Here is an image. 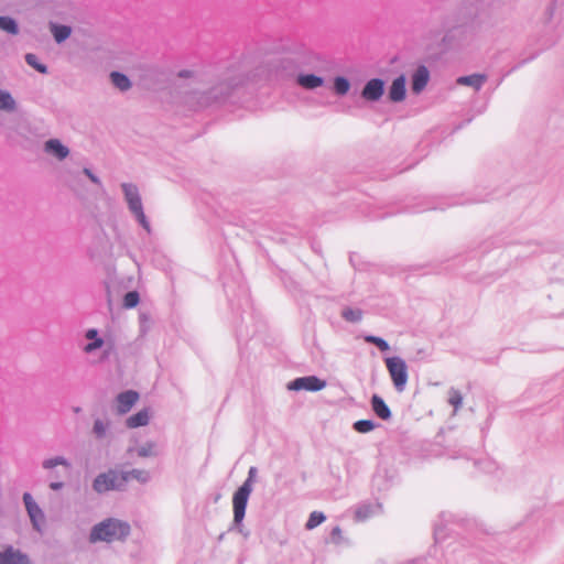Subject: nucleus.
Returning a JSON list of instances; mask_svg holds the SVG:
<instances>
[{
	"label": "nucleus",
	"instance_id": "2",
	"mask_svg": "<svg viewBox=\"0 0 564 564\" xmlns=\"http://www.w3.org/2000/svg\"><path fill=\"white\" fill-rule=\"evenodd\" d=\"M243 83L242 76H229L217 86L210 88L208 91L200 93L197 97V107L205 108L214 104H220L227 100L234 89L238 88Z\"/></svg>",
	"mask_w": 564,
	"mask_h": 564
},
{
	"label": "nucleus",
	"instance_id": "6",
	"mask_svg": "<svg viewBox=\"0 0 564 564\" xmlns=\"http://www.w3.org/2000/svg\"><path fill=\"white\" fill-rule=\"evenodd\" d=\"M326 386V382L316 376L300 377L292 380L288 384V389L292 391L306 390L316 392L322 390Z\"/></svg>",
	"mask_w": 564,
	"mask_h": 564
},
{
	"label": "nucleus",
	"instance_id": "32",
	"mask_svg": "<svg viewBox=\"0 0 564 564\" xmlns=\"http://www.w3.org/2000/svg\"><path fill=\"white\" fill-rule=\"evenodd\" d=\"M137 454L139 457H153L156 456L158 449L156 444L154 442H147L137 448Z\"/></svg>",
	"mask_w": 564,
	"mask_h": 564
},
{
	"label": "nucleus",
	"instance_id": "17",
	"mask_svg": "<svg viewBox=\"0 0 564 564\" xmlns=\"http://www.w3.org/2000/svg\"><path fill=\"white\" fill-rule=\"evenodd\" d=\"M381 503H370L364 502L359 503L355 509V520L356 521H365L370 517L378 514L381 511Z\"/></svg>",
	"mask_w": 564,
	"mask_h": 564
},
{
	"label": "nucleus",
	"instance_id": "33",
	"mask_svg": "<svg viewBox=\"0 0 564 564\" xmlns=\"http://www.w3.org/2000/svg\"><path fill=\"white\" fill-rule=\"evenodd\" d=\"M378 424L372 420H359L356 421L352 425L354 430L358 433H368L375 430Z\"/></svg>",
	"mask_w": 564,
	"mask_h": 564
},
{
	"label": "nucleus",
	"instance_id": "16",
	"mask_svg": "<svg viewBox=\"0 0 564 564\" xmlns=\"http://www.w3.org/2000/svg\"><path fill=\"white\" fill-rule=\"evenodd\" d=\"M405 76L400 75L399 77L394 78L390 88H389V99L392 102H400L404 100L406 89H405Z\"/></svg>",
	"mask_w": 564,
	"mask_h": 564
},
{
	"label": "nucleus",
	"instance_id": "9",
	"mask_svg": "<svg viewBox=\"0 0 564 564\" xmlns=\"http://www.w3.org/2000/svg\"><path fill=\"white\" fill-rule=\"evenodd\" d=\"M0 564H32L30 556L12 545H4L0 550Z\"/></svg>",
	"mask_w": 564,
	"mask_h": 564
},
{
	"label": "nucleus",
	"instance_id": "29",
	"mask_svg": "<svg viewBox=\"0 0 564 564\" xmlns=\"http://www.w3.org/2000/svg\"><path fill=\"white\" fill-rule=\"evenodd\" d=\"M24 59H25V63L29 66H31L32 68H34L39 73H41V74H47L48 73L47 66L45 64L41 63L39 61V57L35 54L26 53L25 56H24Z\"/></svg>",
	"mask_w": 564,
	"mask_h": 564
},
{
	"label": "nucleus",
	"instance_id": "24",
	"mask_svg": "<svg viewBox=\"0 0 564 564\" xmlns=\"http://www.w3.org/2000/svg\"><path fill=\"white\" fill-rule=\"evenodd\" d=\"M149 421H150L149 411H148V409H143V410L137 412L135 414H132L131 416H129L126 421V425L129 429H137V427L147 425L149 423Z\"/></svg>",
	"mask_w": 564,
	"mask_h": 564
},
{
	"label": "nucleus",
	"instance_id": "19",
	"mask_svg": "<svg viewBox=\"0 0 564 564\" xmlns=\"http://www.w3.org/2000/svg\"><path fill=\"white\" fill-rule=\"evenodd\" d=\"M324 78L315 74H302L296 77V84L304 89L313 90L324 85Z\"/></svg>",
	"mask_w": 564,
	"mask_h": 564
},
{
	"label": "nucleus",
	"instance_id": "46",
	"mask_svg": "<svg viewBox=\"0 0 564 564\" xmlns=\"http://www.w3.org/2000/svg\"><path fill=\"white\" fill-rule=\"evenodd\" d=\"M64 487V484L62 481H53L50 484V488L54 491H57Z\"/></svg>",
	"mask_w": 564,
	"mask_h": 564
},
{
	"label": "nucleus",
	"instance_id": "30",
	"mask_svg": "<svg viewBox=\"0 0 564 564\" xmlns=\"http://www.w3.org/2000/svg\"><path fill=\"white\" fill-rule=\"evenodd\" d=\"M350 83L349 80L344 76H337L334 79V91L338 96H344L349 91Z\"/></svg>",
	"mask_w": 564,
	"mask_h": 564
},
{
	"label": "nucleus",
	"instance_id": "12",
	"mask_svg": "<svg viewBox=\"0 0 564 564\" xmlns=\"http://www.w3.org/2000/svg\"><path fill=\"white\" fill-rule=\"evenodd\" d=\"M313 55H296L292 57H284L280 62V66L283 72L289 75L294 74L299 69L304 66H308V59H311Z\"/></svg>",
	"mask_w": 564,
	"mask_h": 564
},
{
	"label": "nucleus",
	"instance_id": "47",
	"mask_svg": "<svg viewBox=\"0 0 564 564\" xmlns=\"http://www.w3.org/2000/svg\"><path fill=\"white\" fill-rule=\"evenodd\" d=\"M554 10H555L554 3H551V4L547 7L546 11H545V13H546V15H547V19H549V20H551V19L553 18Z\"/></svg>",
	"mask_w": 564,
	"mask_h": 564
},
{
	"label": "nucleus",
	"instance_id": "25",
	"mask_svg": "<svg viewBox=\"0 0 564 564\" xmlns=\"http://www.w3.org/2000/svg\"><path fill=\"white\" fill-rule=\"evenodd\" d=\"M111 82L115 87H117L121 91H127L131 88L132 84L129 77L120 72H111L110 74Z\"/></svg>",
	"mask_w": 564,
	"mask_h": 564
},
{
	"label": "nucleus",
	"instance_id": "20",
	"mask_svg": "<svg viewBox=\"0 0 564 564\" xmlns=\"http://www.w3.org/2000/svg\"><path fill=\"white\" fill-rule=\"evenodd\" d=\"M44 150L46 153L57 158L58 160H64L69 154L68 148L58 139L47 140L44 144Z\"/></svg>",
	"mask_w": 564,
	"mask_h": 564
},
{
	"label": "nucleus",
	"instance_id": "14",
	"mask_svg": "<svg viewBox=\"0 0 564 564\" xmlns=\"http://www.w3.org/2000/svg\"><path fill=\"white\" fill-rule=\"evenodd\" d=\"M430 80V72L425 65H420L411 77V89L413 94H421Z\"/></svg>",
	"mask_w": 564,
	"mask_h": 564
},
{
	"label": "nucleus",
	"instance_id": "10",
	"mask_svg": "<svg viewBox=\"0 0 564 564\" xmlns=\"http://www.w3.org/2000/svg\"><path fill=\"white\" fill-rule=\"evenodd\" d=\"M121 188L124 195V199L128 204L129 210L134 215L140 210H143V205L139 188L132 183H122Z\"/></svg>",
	"mask_w": 564,
	"mask_h": 564
},
{
	"label": "nucleus",
	"instance_id": "34",
	"mask_svg": "<svg viewBox=\"0 0 564 564\" xmlns=\"http://www.w3.org/2000/svg\"><path fill=\"white\" fill-rule=\"evenodd\" d=\"M325 519H326V517H325V514L323 512H321V511H313L310 514L308 520L305 523V529L306 530H313L317 525L323 523L325 521Z\"/></svg>",
	"mask_w": 564,
	"mask_h": 564
},
{
	"label": "nucleus",
	"instance_id": "36",
	"mask_svg": "<svg viewBox=\"0 0 564 564\" xmlns=\"http://www.w3.org/2000/svg\"><path fill=\"white\" fill-rule=\"evenodd\" d=\"M341 317L347 322L357 323L361 319L362 312L358 308L346 307L341 312Z\"/></svg>",
	"mask_w": 564,
	"mask_h": 564
},
{
	"label": "nucleus",
	"instance_id": "35",
	"mask_svg": "<svg viewBox=\"0 0 564 564\" xmlns=\"http://www.w3.org/2000/svg\"><path fill=\"white\" fill-rule=\"evenodd\" d=\"M364 339L366 343L377 346L380 351H388L390 349L388 341L382 337L375 335H365Z\"/></svg>",
	"mask_w": 564,
	"mask_h": 564
},
{
	"label": "nucleus",
	"instance_id": "27",
	"mask_svg": "<svg viewBox=\"0 0 564 564\" xmlns=\"http://www.w3.org/2000/svg\"><path fill=\"white\" fill-rule=\"evenodd\" d=\"M0 29L11 35H17L20 31L18 22L8 15H0Z\"/></svg>",
	"mask_w": 564,
	"mask_h": 564
},
{
	"label": "nucleus",
	"instance_id": "21",
	"mask_svg": "<svg viewBox=\"0 0 564 564\" xmlns=\"http://www.w3.org/2000/svg\"><path fill=\"white\" fill-rule=\"evenodd\" d=\"M453 520V514L449 512H441L437 521L434 524V536L436 541H442L446 538V524Z\"/></svg>",
	"mask_w": 564,
	"mask_h": 564
},
{
	"label": "nucleus",
	"instance_id": "8",
	"mask_svg": "<svg viewBox=\"0 0 564 564\" xmlns=\"http://www.w3.org/2000/svg\"><path fill=\"white\" fill-rule=\"evenodd\" d=\"M85 337L89 339L90 341L84 347V351L86 354H91L96 351L97 349L102 348L106 345V348L104 350L102 358L106 359L110 356L113 345L112 344H106L105 340L99 337L98 330L96 328H89L86 330Z\"/></svg>",
	"mask_w": 564,
	"mask_h": 564
},
{
	"label": "nucleus",
	"instance_id": "43",
	"mask_svg": "<svg viewBox=\"0 0 564 564\" xmlns=\"http://www.w3.org/2000/svg\"><path fill=\"white\" fill-rule=\"evenodd\" d=\"M83 172H84V174H85V175H86V176H87V177H88L93 183H95V184H97V185H101V182H100L99 177H98L97 175H95V174L91 172V170H90V169L85 167V169L83 170Z\"/></svg>",
	"mask_w": 564,
	"mask_h": 564
},
{
	"label": "nucleus",
	"instance_id": "28",
	"mask_svg": "<svg viewBox=\"0 0 564 564\" xmlns=\"http://www.w3.org/2000/svg\"><path fill=\"white\" fill-rule=\"evenodd\" d=\"M122 475L127 478V484L130 479H135L137 481L141 484H145L150 480V474L147 470L143 469H131L127 471H121Z\"/></svg>",
	"mask_w": 564,
	"mask_h": 564
},
{
	"label": "nucleus",
	"instance_id": "4",
	"mask_svg": "<svg viewBox=\"0 0 564 564\" xmlns=\"http://www.w3.org/2000/svg\"><path fill=\"white\" fill-rule=\"evenodd\" d=\"M384 361L395 390L403 392L409 378L405 361L398 356L388 357Z\"/></svg>",
	"mask_w": 564,
	"mask_h": 564
},
{
	"label": "nucleus",
	"instance_id": "22",
	"mask_svg": "<svg viewBox=\"0 0 564 564\" xmlns=\"http://www.w3.org/2000/svg\"><path fill=\"white\" fill-rule=\"evenodd\" d=\"M48 28L57 44L65 42L72 34V28L66 24L50 22Z\"/></svg>",
	"mask_w": 564,
	"mask_h": 564
},
{
	"label": "nucleus",
	"instance_id": "48",
	"mask_svg": "<svg viewBox=\"0 0 564 564\" xmlns=\"http://www.w3.org/2000/svg\"><path fill=\"white\" fill-rule=\"evenodd\" d=\"M527 61H522L520 62L518 65H516L511 70H516L517 68H519L520 66L524 65Z\"/></svg>",
	"mask_w": 564,
	"mask_h": 564
},
{
	"label": "nucleus",
	"instance_id": "23",
	"mask_svg": "<svg viewBox=\"0 0 564 564\" xmlns=\"http://www.w3.org/2000/svg\"><path fill=\"white\" fill-rule=\"evenodd\" d=\"M487 80V76L485 74H471L467 76H460L457 78V84L470 86L476 90H480L485 82Z\"/></svg>",
	"mask_w": 564,
	"mask_h": 564
},
{
	"label": "nucleus",
	"instance_id": "13",
	"mask_svg": "<svg viewBox=\"0 0 564 564\" xmlns=\"http://www.w3.org/2000/svg\"><path fill=\"white\" fill-rule=\"evenodd\" d=\"M485 200H486V198H468L466 200H460L456 197L452 198V200L446 204H443V203L435 204V203L429 200L424 205L413 208V212L421 213V212H425V210H436V209L444 210L446 206L463 205L466 203H481Z\"/></svg>",
	"mask_w": 564,
	"mask_h": 564
},
{
	"label": "nucleus",
	"instance_id": "3",
	"mask_svg": "<svg viewBox=\"0 0 564 564\" xmlns=\"http://www.w3.org/2000/svg\"><path fill=\"white\" fill-rule=\"evenodd\" d=\"M127 487V478L118 469H108L96 476L93 481V489L101 495L110 490L122 491Z\"/></svg>",
	"mask_w": 564,
	"mask_h": 564
},
{
	"label": "nucleus",
	"instance_id": "5",
	"mask_svg": "<svg viewBox=\"0 0 564 564\" xmlns=\"http://www.w3.org/2000/svg\"><path fill=\"white\" fill-rule=\"evenodd\" d=\"M252 490L247 487H239L232 497L234 525L240 527L246 516L248 500Z\"/></svg>",
	"mask_w": 564,
	"mask_h": 564
},
{
	"label": "nucleus",
	"instance_id": "37",
	"mask_svg": "<svg viewBox=\"0 0 564 564\" xmlns=\"http://www.w3.org/2000/svg\"><path fill=\"white\" fill-rule=\"evenodd\" d=\"M109 424L101 419H96L93 426V433L96 438L101 440L106 436Z\"/></svg>",
	"mask_w": 564,
	"mask_h": 564
},
{
	"label": "nucleus",
	"instance_id": "40",
	"mask_svg": "<svg viewBox=\"0 0 564 564\" xmlns=\"http://www.w3.org/2000/svg\"><path fill=\"white\" fill-rule=\"evenodd\" d=\"M344 541L343 531L339 525H336L332 529L328 538V542L339 545Z\"/></svg>",
	"mask_w": 564,
	"mask_h": 564
},
{
	"label": "nucleus",
	"instance_id": "44",
	"mask_svg": "<svg viewBox=\"0 0 564 564\" xmlns=\"http://www.w3.org/2000/svg\"><path fill=\"white\" fill-rule=\"evenodd\" d=\"M476 465H484V470L485 471H491L495 467V464L492 462H489V460H485V462H481V463H476Z\"/></svg>",
	"mask_w": 564,
	"mask_h": 564
},
{
	"label": "nucleus",
	"instance_id": "15",
	"mask_svg": "<svg viewBox=\"0 0 564 564\" xmlns=\"http://www.w3.org/2000/svg\"><path fill=\"white\" fill-rule=\"evenodd\" d=\"M139 399V393L133 390H127L117 395V411L124 414L131 410Z\"/></svg>",
	"mask_w": 564,
	"mask_h": 564
},
{
	"label": "nucleus",
	"instance_id": "41",
	"mask_svg": "<svg viewBox=\"0 0 564 564\" xmlns=\"http://www.w3.org/2000/svg\"><path fill=\"white\" fill-rule=\"evenodd\" d=\"M257 475H258V468L254 466H251L248 470V476H247L246 480L242 482L241 487H246V486L248 487V485H249V489L253 490V484L256 481Z\"/></svg>",
	"mask_w": 564,
	"mask_h": 564
},
{
	"label": "nucleus",
	"instance_id": "31",
	"mask_svg": "<svg viewBox=\"0 0 564 564\" xmlns=\"http://www.w3.org/2000/svg\"><path fill=\"white\" fill-rule=\"evenodd\" d=\"M58 465L65 466L66 468L70 467L69 462L64 456H55L42 462V467L44 469H52Z\"/></svg>",
	"mask_w": 564,
	"mask_h": 564
},
{
	"label": "nucleus",
	"instance_id": "1",
	"mask_svg": "<svg viewBox=\"0 0 564 564\" xmlns=\"http://www.w3.org/2000/svg\"><path fill=\"white\" fill-rule=\"evenodd\" d=\"M130 532L131 527L127 521L108 518L91 528L89 541L91 543L99 541L107 543L124 541L130 535Z\"/></svg>",
	"mask_w": 564,
	"mask_h": 564
},
{
	"label": "nucleus",
	"instance_id": "45",
	"mask_svg": "<svg viewBox=\"0 0 564 564\" xmlns=\"http://www.w3.org/2000/svg\"><path fill=\"white\" fill-rule=\"evenodd\" d=\"M192 75H193V72H192V70H188V69H182V70H180V72L177 73V76H178L180 78H189V77H192Z\"/></svg>",
	"mask_w": 564,
	"mask_h": 564
},
{
	"label": "nucleus",
	"instance_id": "11",
	"mask_svg": "<svg viewBox=\"0 0 564 564\" xmlns=\"http://www.w3.org/2000/svg\"><path fill=\"white\" fill-rule=\"evenodd\" d=\"M383 93L384 80L381 78H372L365 84L361 90V97L367 101H378Z\"/></svg>",
	"mask_w": 564,
	"mask_h": 564
},
{
	"label": "nucleus",
	"instance_id": "7",
	"mask_svg": "<svg viewBox=\"0 0 564 564\" xmlns=\"http://www.w3.org/2000/svg\"><path fill=\"white\" fill-rule=\"evenodd\" d=\"M23 502L25 505V509L30 517L33 529L36 531H41V524L45 520V516L43 510L39 507V505L34 501L32 495L30 492L23 494Z\"/></svg>",
	"mask_w": 564,
	"mask_h": 564
},
{
	"label": "nucleus",
	"instance_id": "26",
	"mask_svg": "<svg viewBox=\"0 0 564 564\" xmlns=\"http://www.w3.org/2000/svg\"><path fill=\"white\" fill-rule=\"evenodd\" d=\"M17 102L8 90L0 89V110L14 111Z\"/></svg>",
	"mask_w": 564,
	"mask_h": 564
},
{
	"label": "nucleus",
	"instance_id": "42",
	"mask_svg": "<svg viewBox=\"0 0 564 564\" xmlns=\"http://www.w3.org/2000/svg\"><path fill=\"white\" fill-rule=\"evenodd\" d=\"M134 217L135 219L138 220V223L148 231L150 232L151 231V226H150V223L144 214L143 210H140L139 213L134 214Z\"/></svg>",
	"mask_w": 564,
	"mask_h": 564
},
{
	"label": "nucleus",
	"instance_id": "18",
	"mask_svg": "<svg viewBox=\"0 0 564 564\" xmlns=\"http://www.w3.org/2000/svg\"><path fill=\"white\" fill-rule=\"evenodd\" d=\"M370 405L371 410L379 419L383 421H388L391 419V410L380 395L373 394L370 399Z\"/></svg>",
	"mask_w": 564,
	"mask_h": 564
},
{
	"label": "nucleus",
	"instance_id": "39",
	"mask_svg": "<svg viewBox=\"0 0 564 564\" xmlns=\"http://www.w3.org/2000/svg\"><path fill=\"white\" fill-rule=\"evenodd\" d=\"M448 402L454 406L455 410H457L459 406H462L463 403L462 393L458 390L452 388L449 390Z\"/></svg>",
	"mask_w": 564,
	"mask_h": 564
},
{
	"label": "nucleus",
	"instance_id": "38",
	"mask_svg": "<svg viewBox=\"0 0 564 564\" xmlns=\"http://www.w3.org/2000/svg\"><path fill=\"white\" fill-rule=\"evenodd\" d=\"M140 302V295L137 291H129L123 296V306L126 308H133Z\"/></svg>",
	"mask_w": 564,
	"mask_h": 564
}]
</instances>
